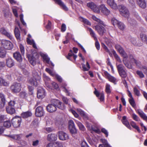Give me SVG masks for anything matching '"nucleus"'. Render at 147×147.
Segmentation results:
<instances>
[{
    "label": "nucleus",
    "mask_w": 147,
    "mask_h": 147,
    "mask_svg": "<svg viewBox=\"0 0 147 147\" xmlns=\"http://www.w3.org/2000/svg\"><path fill=\"white\" fill-rule=\"evenodd\" d=\"M92 19L98 23V24L94 26L95 29L100 36H102L106 32V30L104 27L106 25L103 21L97 18L94 16H92Z\"/></svg>",
    "instance_id": "nucleus-1"
},
{
    "label": "nucleus",
    "mask_w": 147,
    "mask_h": 147,
    "mask_svg": "<svg viewBox=\"0 0 147 147\" xmlns=\"http://www.w3.org/2000/svg\"><path fill=\"white\" fill-rule=\"evenodd\" d=\"M118 8L120 14L126 18H128L129 16V12L127 8L123 5L118 6Z\"/></svg>",
    "instance_id": "nucleus-2"
},
{
    "label": "nucleus",
    "mask_w": 147,
    "mask_h": 147,
    "mask_svg": "<svg viewBox=\"0 0 147 147\" xmlns=\"http://www.w3.org/2000/svg\"><path fill=\"white\" fill-rule=\"evenodd\" d=\"M87 6L94 12L97 13L100 12L99 7L97 6L94 3L92 2L88 3H87Z\"/></svg>",
    "instance_id": "nucleus-3"
},
{
    "label": "nucleus",
    "mask_w": 147,
    "mask_h": 147,
    "mask_svg": "<svg viewBox=\"0 0 147 147\" xmlns=\"http://www.w3.org/2000/svg\"><path fill=\"white\" fill-rule=\"evenodd\" d=\"M32 114L31 112L27 111L22 113L21 115V116H16L14 117L12 119H27L31 117Z\"/></svg>",
    "instance_id": "nucleus-4"
},
{
    "label": "nucleus",
    "mask_w": 147,
    "mask_h": 147,
    "mask_svg": "<svg viewBox=\"0 0 147 147\" xmlns=\"http://www.w3.org/2000/svg\"><path fill=\"white\" fill-rule=\"evenodd\" d=\"M40 79V76L38 75L31 78L29 80V82L31 85L37 86L39 83Z\"/></svg>",
    "instance_id": "nucleus-5"
},
{
    "label": "nucleus",
    "mask_w": 147,
    "mask_h": 147,
    "mask_svg": "<svg viewBox=\"0 0 147 147\" xmlns=\"http://www.w3.org/2000/svg\"><path fill=\"white\" fill-rule=\"evenodd\" d=\"M40 79V76L38 75L31 78L29 80V82L31 85L37 86L39 83Z\"/></svg>",
    "instance_id": "nucleus-6"
},
{
    "label": "nucleus",
    "mask_w": 147,
    "mask_h": 147,
    "mask_svg": "<svg viewBox=\"0 0 147 147\" xmlns=\"http://www.w3.org/2000/svg\"><path fill=\"white\" fill-rule=\"evenodd\" d=\"M28 60L31 64L34 66L36 64V60L37 58L36 53H34L32 55H27Z\"/></svg>",
    "instance_id": "nucleus-7"
},
{
    "label": "nucleus",
    "mask_w": 147,
    "mask_h": 147,
    "mask_svg": "<svg viewBox=\"0 0 147 147\" xmlns=\"http://www.w3.org/2000/svg\"><path fill=\"white\" fill-rule=\"evenodd\" d=\"M2 46L5 49L10 50L13 47L12 43L9 41L4 40L2 42Z\"/></svg>",
    "instance_id": "nucleus-8"
},
{
    "label": "nucleus",
    "mask_w": 147,
    "mask_h": 147,
    "mask_svg": "<svg viewBox=\"0 0 147 147\" xmlns=\"http://www.w3.org/2000/svg\"><path fill=\"white\" fill-rule=\"evenodd\" d=\"M11 89L13 92H19L21 90V85L19 83H14L11 86Z\"/></svg>",
    "instance_id": "nucleus-9"
},
{
    "label": "nucleus",
    "mask_w": 147,
    "mask_h": 147,
    "mask_svg": "<svg viewBox=\"0 0 147 147\" xmlns=\"http://www.w3.org/2000/svg\"><path fill=\"white\" fill-rule=\"evenodd\" d=\"M115 48L120 54L125 58L127 57V55L125 52L123 48L120 45L117 44L115 45Z\"/></svg>",
    "instance_id": "nucleus-10"
},
{
    "label": "nucleus",
    "mask_w": 147,
    "mask_h": 147,
    "mask_svg": "<svg viewBox=\"0 0 147 147\" xmlns=\"http://www.w3.org/2000/svg\"><path fill=\"white\" fill-rule=\"evenodd\" d=\"M44 113V110L42 107L39 106L36 109L35 114L36 117H41L43 115Z\"/></svg>",
    "instance_id": "nucleus-11"
},
{
    "label": "nucleus",
    "mask_w": 147,
    "mask_h": 147,
    "mask_svg": "<svg viewBox=\"0 0 147 147\" xmlns=\"http://www.w3.org/2000/svg\"><path fill=\"white\" fill-rule=\"evenodd\" d=\"M59 139L61 140H65L69 139V135L66 133L62 131L58 132Z\"/></svg>",
    "instance_id": "nucleus-12"
},
{
    "label": "nucleus",
    "mask_w": 147,
    "mask_h": 147,
    "mask_svg": "<svg viewBox=\"0 0 147 147\" xmlns=\"http://www.w3.org/2000/svg\"><path fill=\"white\" fill-rule=\"evenodd\" d=\"M129 39L131 43L134 46L140 47L142 45V43L140 41H137L134 38L130 37L129 38Z\"/></svg>",
    "instance_id": "nucleus-13"
},
{
    "label": "nucleus",
    "mask_w": 147,
    "mask_h": 147,
    "mask_svg": "<svg viewBox=\"0 0 147 147\" xmlns=\"http://www.w3.org/2000/svg\"><path fill=\"white\" fill-rule=\"evenodd\" d=\"M56 104L55 103L53 104H49L47 107V111L49 112L52 113L55 111L56 110Z\"/></svg>",
    "instance_id": "nucleus-14"
},
{
    "label": "nucleus",
    "mask_w": 147,
    "mask_h": 147,
    "mask_svg": "<svg viewBox=\"0 0 147 147\" xmlns=\"http://www.w3.org/2000/svg\"><path fill=\"white\" fill-rule=\"evenodd\" d=\"M45 91L44 89L41 88H38L37 96L38 98H42L45 96Z\"/></svg>",
    "instance_id": "nucleus-15"
},
{
    "label": "nucleus",
    "mask_w": 147,
    "mask_h": 147,
    "mask_svg": "<svg viewBox=\"0 0 147 147\" xmlns=\"http://www.w3.org/2000/svg\"><path fill=\"white\" fill-rule=\"evenodd\" d=\"M107 3L112 8L115 9H117V6L114 0H107Z\"/></svg>",
    "instance_id": "nucleus-16"
},
{
    "label": "nucleus",
    "mask_w": 147,
    "mask_h": 147,
    "mask_svg": "<svg viewBox=\"0 0 147 147\" xmlns=\"http://www.w3.org/2000/svg\"><path fill=\"white\" fill-rule=\"evenodd\" d=\"M99 9H100L101 12L104 14L106 15L109 14L110 11L108 10L103 4L100 5L99 7Z\"/></svg>",
    "instance_id": "nucleus-17"
},
{
    "label": "nucleus",
    "mask_w": 147,
    "mask_h": 147,
    "mask_svg": "<svg viewBox=\"0 0 147 147\" xmlns=\"http://www.w3.org/2000/svg\"><path fill=\"white\" fill-rule=\"evenodd\" d=\"M57 139V135L55 134H49L48 135L47 139L50 141H56Z\"/></svg>",
    "instance_id": "nucleus-18"
},
{
    "label": "nucleus",
    "mask_w": 147,
    "mask_h": 147,
    "mask_svg": "<svg viewBox=\"0 0 147 147\" xmlns=\"http://www.w3.org/2000/svg\"><path fill=\"white\" fill-rule=\"evenodd\" d=\"M47 147H63V146L61 143L56 142L53 143H49L47 145Z\"/></svg>",
    "instance_id": "nucleus-19"
},
{
    "label": "nucleus",
    "mask_w": 147,
    "mask_h": 147,
    "mask_svg": "<svg viewBox=\"0 0 147 147\" xmlns=\"http://www.w3.org/2000/svg\"><path fill=\"white\" fill-rule=\"evenodd\" d=\"M5 103V99L4 95L0 93V108H1L4 106Z\"/></svg>",
    "instance_id": "nucleus-20"
},
{
    "label": "nucleus",
    "mask_w": 147,
    "mask_h": 147,
    "mask_svg": "<svg viewBox=\"0 0 147 147\" xmlns=\"http://www.w3.org/2000/svg\"><path fill=\"white\" fill-rule=\"evenodd\" d=\"M105 75L109 81L114 83V84H116V79L115 78L111 76L107 72L105 73Z\"/></svg>",
    "instance_id": "nucleus-21"
},
{
    "label": "nucleus",
    "mask_w": 147,
    "mask_h": 147,
    "mask_svg": "<svg viewBox=\"0 0 147 147\" xmlns=\"http://www.w3.org/2000/svg\"><path fill=\"white\" fill-rule=\"evenodd\" d=\"M138 5L140 7L145 8L146 7V0H137Z\"/></svg>",
    "instance_id": "nucleus-22"
},
{
    "label": "nucleus",
    "mask_w": 147,
    "mask_h": 147,
    "mask_svg": "<svg viewBox=\"0 0 147 147\" xmlns=\"http://www.w3.org/2000/svg\"><path fill=\"white\" fill-rule=\"evenodd\" d=\"M55 1L56 3L61 6L65 10L67 11L68 10V8L61 0H55Z\"/></svg>",
    "instance_id": "nucleus-23"
},
{
    "label": "nucleus",
    "mask_w": 147,
    "mask_h": 147,
    "mask_svg": "<svg viewBox=\"0 0 147 147\" xmlns=\"http://www.w3.org/2000/svg\"><path fill=\"white\" fill-rule=\"evenodd\" d=\"M0 32L2 34L5 35L10 39L11 40L13 38L11 34L7 32L4 28H1Z\"/></svg>",
    "instance_id": "nucleus-24"
},
{
    "label": "nucleus",
    "mask_w": 147,
    "mask_h": 147,
    "mask_svg": "<svg viewBox=\"0 0 147 147\" xmlns=\"http://www.w3.org/2000/svg\"><path fill=\"white\" fill-rule=\"evenodd\" d=\"M55 104L57 107L59 109L61 110H63L65 108V106L63 103L59 101V100H55Z\"/></svg>",
    "instance_id": "nucleus-25"
},
{
    "label": "nucleus",
    "mask_w": 147,
    "mask_h": 147,
    "mask_svg": "<svg viewBox=\"0 0 147 147\" xmlns=\"http://www.w3.org/2000/svg\"><path fill=\"white\" fill-rule=\"evenodd\" d=\"M7 65L9 67H11L14 65V62L11 58H8L6 59Z\"/></svg>",
    "instance_id": "nucleus-26"
},
{
    "label": "nucleus",
    "mask_w": 147,
    "mask_h": 147,
    "mask_svg": "<svg viewBox=\"0 0 147 147\" xmlns=\"http://www.w3.org/2000/svg\"><path fill=\"white\" fill-rule=\"evenodd\" d=\"M13 56L18 61H21L22 58L20 53L19 52H16L13 54Z\"/></svg>",
    "instance_id": "nucleus-27"
},
{
    "label": "nucleus",
    "mask_w": 147,
    "mask_h": 147,
    "mask_svg": "<svg viewBox=\"0 0 147 147\" xmlns=\"http://www.w3.org/2000/svg\"><path fill=\"white\" fill-rule=\"evenodd\" d=\"M40 55L44 61H45L47 63H49L50 61V59L48 57L46 54L42 53H40Z\"/></svg>",
    "instance_id": "nucleus-28"
},
{
    "label": "nucleus",
    "mask_w": 147,
    "mask_h": 147,
    "mask_svg": "<svg viewBox=\"0 0 147 147\" xmlns=\"http://www.w3.org/2000/svg\"><path fill=\"white\" fill-rule=\"evenodd\" d=\"M14 33L16 37L18 40H20V33L18 28L16 27L14 30Z\"/></svg>",
    "instance_id": "nucleus-29"
},
{
    "label": "nucleus",
    "mask_w": 147,
    "mask_h": 147,
    "mask_svg": "<svg viewBox=\"0 0 147 147\" xmlns=\"http://www.w3.org/2000/svg\"><path fill=\"white\" fill-rule=\"evenodd\" d=\"M137 111L142 119H147V117L146 116L142 111L139 109L137 110Z\"/></svg>",
    "instance_id": "nucleus-30"
},
{
    "label": "nucleus",
    "mask_w": 147,
    "mask_h": 147,
    "mask_svg": "<svg viewBox=\"0 0 147 147\" xmlns=\"http://www.w3.org/2000/svg\"><path fill=\"white\" fill-rule=\"evenodd\" d=\"M12 122V124L13 126L15 128H17L20 127L21 123V120H15Z\"/></svg>",
    "instance_id": "nucleus-31"
},
{
    "label": "nucleus",
    "mask_w": 147,
    "mask_h": 147,
    "mask_svg": "<svg viewBox=\"0 0 147 147\" xmlns=\"http://www.w3.org/2000/svg\"><path fill=\"white\" fill-rule=\"evenodd\" d=\"M6 110L7 113L10 114H13L15 113V109L11 107H7Z\"/></svg>",
    "instance_id": "nucleus-32"
},
{
    "label": "nucleus",
    "mask_w": 147,
    "mask_h": 147,
    "mask_svg": "<svg viewBox=\"0 0 147 147\" xmlns=\"http://www.w3.org/2000/svg\"><path fill=\"white\" fill-rule=\"evenodd\" d=\"M76 110L78 112L80 115L86 118H87L88 116L87 114L84 112L80 109H77Z\"/></svg>",
    "instance_id": "nucleus-33"
},
{
    "label": "nucleus",
    "mask_w": 147,
    "mask_h": 147,
    "mask_svg": "<svg viewBox=\"0 0 147 147\" xmlns=\"http://www.w3.org/2000/svg\"><path fill=\"white\" fill-rule=\"evenodd\" d=\"M43 76L44 77V80L45 82L46 85L47 86V87H48V88H51V86H49L48 84V83H49V82H47V81H48V82L50 81V78L48 76H46L45 74H43Z\"/></svg>",
    "instance_id": "nucleus-34"
},
{
    "label": "nucleus",
    "mask_w": 147,
    "mask_h": 147,
    "mask_svg": "<svg viewBox=\"0 0 147 147\" xmlns=\"http://www.w3.org/2000/svg\"><path fill=\"white\" fill-rule=\"evenodd\" d=\"M6 52L5 50L2 47H0V57H4L6 55Z\"/></svg>",
    "instance_id": "nucleus-35"
},
{
    "label": "nucleus",
    "mask_w": 147,
    "mask_h": 147,
    "mask_svg": "<svg viewBox=\"0 0 147 147\" xmlns=\"http://www.w3.org/2000/svg\"><path fill=\"white\" fill-rule=\"evenodd\" d=\"M105 91L108 94L111 93V86L108 84H106L105 85Z\"/></svg>",
    "instance_id": "nucleus-36"
},
{
    "label": "nucleus",
    "mask_w": 147,
    "mask_h": 147,
    "mask_svg": "<svg viewBox=\"0 0 147 147\" xmlns=\"http://www.w3.org/2000/svg\"><path fill=\"white\" fill-rule=\"evenodd\" d=\"M11 120H8L4 121L3 123V126L7 128L9 127L11 125Z\"/></svg>",
    "instance_id": "nucleus-37"
},
{
    "label": "nucleus",
    "mask_w": 147,
    "mask_h": 147,
    "mask_svg": "<svg viewBox=\"0 0 147 147\" xmlns=\"http://www.w3.org/2000/svg\"><path fill=\"white\" fill-rule=\"evenodd\" d=\"M112 53L115 58L116 59L117 61L119 63H121V61L120 59V57L116 53V52L114 50H113L112 51Z\"/></svg>",
    "instance_id": "nucleus-38"
},
{
    "label": "nucleus",
    "mask_w": 147,
    "mask_h": 147,
    "mask_svg": "<svg viewBox=\"0 0 147 147\" xmlns=\"http://www.w3.org/2000/svg\"><path fill=\"white\" fill-rule=\"evenodd\" d=\"M119 73L120 76L122 78H125L127 76L126 72L124 69Z\"/></svg>",
    "instance_id": "nucleus-39"
},
{
    "label": "nucleus",
    "mask_w": 147,
    "mask_h": 147,
    "mask_svg": "<svg viewBox=\"0 0 147 147\" xmlns=\"http://www.w3.org/2000/svg\"><path fill=\"white\" fill-rule=\"evenodd\" d=\"M88 30L90 32V34L94 38V40H97L96 34L93 30L91 28H89Z\"/></svg>",
    "instance_id": "nucleus-40"
},
{
    "label": "nucleus",
    "mask_w": 147,
    "mask_h": 147,
    "mask_svg": "<svg viewBox=\"0 0 147 147\" xmlns=\"http://www.w3.org/2000/svg\"><path fill=\"white\" fill-rule=\"evenodd\" d=\"M22 135L21 134L14 135L11 136L12 138L17 140H20L21 138Z\"/></svg>",
    "instance_id": "nucleus-41"
},
{
    "label": "nucleus",
    "mask_w": 147,
    "mask_h": 147,
    "mask_svg": "<svg viewBox=\"0 0 147 147\" xmlns=\"http://www.w3.org/2000/svg\"><path fill=\"white\" fill-rule=\"evenodd\" d=\"M87 67H85V65L84 64H82V67L84 71H88L90 68V65L88 62H87L86 63Z\"/></svg>",
    "instance_id": "nucleus-42"
},
{
    "label": "nucleus",
    "mask_w": 147,
    "mask_h": 147,
    "mask_svg": "<svg viewBox=\"0 0 147 147\" xmlns=\"http://www.w3.org/2000/svg\"><path fill=\"white\" fill-rule=\"evenodd\" d=\"M140 38L143 41L145 42L147 41V36L145 34L142 33L141 34Z\"/></svg>",
    "instance_id": "nucleus-43"
},
{
    "label": "nucleus",
    "mask_w": 147,
    "mask_h": 147,
    "mask_svg": "<svg viewBox=\"0 0 147 147\" xmlns=\"http://www.w3.org/2000/svg\"><path fill=\"white\" fill-rule=\"evenodd\" d=\"M111 22L112 24L114 26H117L119 24V22L117 19L115 18H113L111 19Z\"/></svg>",
    "instance_id": "nucleus-44"
},
{
    "label": "nucleus",
    "mask_w": 147,
    "mask_h": 147,
    "mask_svg": "<svg viewBox=\"0 0 147 147\" xmlns=\"http://www.w3.org/2000/svg\"><path fill=\"white\" fill-rule=\"evenodd\" d=\"M8 84L1 78H0V85L6 86L8 85Z\"/></svg>",
    "instance_id": "nucleus-45"
},
{
    "label": "nucleus",
    "mask_w": 147,
    "mask_h": 147,
    "mask_svg": "<svg viewBox=\"0 0 147 147\" xmlns=\"http://www.w3.org/2000/svg\"><path fill=\"white\" fill-rule=\"evenodd\" d=\"M131 61L132 62L134 63L137 66H139L140 64V61H137L134 59L133 57V56L131 57Z\"/></svg>",
    "instance_id": "nucleus-46"
},
{
    "label": "nucleus",
    "mask_w": 147,
    "mask_h": 147,
    "mask_svg": "<svg viewBox=\"0 0 147 147\" xmlns=\"http://www.w3.org/2000/svg\"><path fill=\"white\" fill-rule=\"evenodd\" d=\"M70 133L72 134H75L77 133V130L75 127L69 128Z\"/></svg>",
    "instance_id": "nucleus-47"
},
{
    "label": "nucleus",
    "mask_w": 147,
    "mask_h": 147,
    "mask_svg": "<svg viewBox=\"0 0 147 147\" xmlns=\"http://www.w3.org/2000/svg\"><path fill=\"white\" fill-rule=\"evenodd\" d=\"M77 125L80 129L83 131H85V128L84 126L80 122H78Z\"/></svg>",
    "instance_id": "nucleus-48"
},
{
    "label": "nucleus",
    "mask_w": 147,
    "mask_h": 147,
    "mask_svg": "<svg viewBox=\"0 0 147 147\" xmlns=\"http://www.w3.org/2000/svg\"><path fill=\"white\" fill-rule=\"evenodd\" d=\"M131 124L132 126L137 129L139 132H140V130L139 129L138 127L134 122H131Z\"/></svg>",
    "instance_id": "nucleus-49"
},
{
    "label": "nucleus",
    "mask_w": 147,
    "mask_h": 147,
    "mask_svg": "<svg viewBox=\"0 0 147 147\" xmlns=\"http://www.w3.org/2000/svg\"><path fill=\"white\" fill-rule=\"evenodd\" d=\"M117 69L119 72L124 70L123 69V66L122 64H119L118 65L117 64Z\"/></svg>",
    "instance_id": "nucleus-50"
},
{
    "label": "nucleus",
    "mask_w": 147,
    "mask_h": 147,
    "mask_svg": "<svg viewBox=\"0 0 147 147\" xmlns=\"http://www.w3.org/2000/svg\"><path fill=\"white\" fill-rule=\"evenodd\" d=\"M122 122L125 125L127 128L130 129L131 127L129 122L127 120H122Z\"/></svg>",
    "instance_id": "nucleus-51"
},
{
    "label": "nucleus",
    "mask_w": 147,
    "mask_h": 147,
    "mask_svg": "<svg viewBox=\"0 0 147 147\" xmlns=\"http://www.w3.org/2000/svg\"><path fill=\"white\" fill-rule=\"evenodd\" d=\"M123 62L125 65L129 69H131L132 67V66L129 64L127 61L126 60H123Z\"/></svg>",
    "instance_id": "nucleus-52"
},
{
    "label": "nucleus",
    "mask_w": 147,
    "mask_h": 147,
    "mask_svg": "<svg viewBox=\"0 0 147 147\" xmlns=\"http://www.w3.org/2000/svg\"><path fill=\"white\" fill-rule=\"evenodd\" d=\"M117 26L120 29L122 30H124L125 28V26L124 24L121 22H119Z\"/></svg>",
    "instance_id": "nucleus-53"
},
{
    "label": "nucleus",
    "mask_w": 147,
    "mask_h": 147,
    "mask_svg": "<svg viewBox=\"0 0 147 147\" xmlns=\"http://www.w3.org/2000/svg\"><path fill=\"white\" fill-rule=\"evenodd\" d=\"M54 77H55L57 80L59 82H61L62 81V78L58 75L55 73V75Z\"/></svg>",
    "instance_id": "nucleus-54"
},
{
    "label": "nucleus",
    "mask_w": 147,
    "mask_h": 147,
    "mask_svg": "<svg viewBox=\"0 0 147 147\" xmlns=\"http://www.w3.org/2000/svg\"><path fill=\"white\" fill-rule=\"evenodd\" d=\"M69 128L75 127L74 122L72 120H70L68 123Z\"/></svg>",
    "instance_id": "nucleus-55"
},
{
    "label": "nucleus",
    "mask_w": 147,
    "mask_h": 147,
    "mask_svg": "<svg viewBox=\"0 0 147 147\" xmlns=\"http://www.w3.org/2000/svg\"><path fill=\"white\" fill-rule=\"evenodd\" d=\"M81 147H89L88 146L84 140H83L81 144Z\"/></svg>",
    "instance_id": "nucleus-56"
},
{
    "label": "nucleus",
    "mask_w": 147,
    "mask_h": 147,
    "mask_svg": "<svg viewBox=\"0 0 147 147\" xmlns=\"http://www.w3.org/2000/svg\"><path fill=\"white\" fill-rule=\"evenodd\" d=\"M81 18L82 21L85 24L88 25H91V23L88 20L83 18Z\"/></svg>",
    "instance_id": "nucleus-57"
},
{
    "label": "nucleus",
    "mask_w": 147,
    "mask_h": 147,
    "mask_svg": "<svg viewBox=\"0 0 147 147\" xmlns=\"http://www.w3.org/2000/svg\"><path fill=\"white\" fill-rule=\"evenodd\" d=\"M20 21L22 24L24 25H26V24L23 19V15L22 14H20Z\"/></svg>",
    "instance_id": "nucleus-58"
},
{
    "label": "nucleus",
    "mask_w": 147,
    "mask_h": 147,
    "mask_svg": "<svg viewBox=\"0 0 147 147\" xmlns=\"http://www.w3.org/2000/svg\"><path fill=\"white\" fill-rule=\"evenodd\" d=\"M20 51L22 55H24V54L25 49L24 47L22 44H20Z\"/></svg>",
    "instance_id": "nucleus-59"
},
{
    "label": "nucleus",
    "mask_w": 147,
    "mask_h": 147,
    "mask_svg": "<svg viewBox=\"0 0 147 147\" xmlns=\"http://www.w3.org/2000/svg\"><path fill=\"white\" fill-rule=\"evenodd\" d=\"M45 70L47 72L49 73L52 76H54L55 73L53 72L49 69L48 68H46L45 69Z\"/></svg>",
    "instance_id": "nucleus-60"
},
{
    "label": "nucleus",
    "mask_w": 147,
    "mask_h": 147,
    "mask_svg": "<svg viewBox=\"0 0 147 147\" xmlns=\"http://www.w3.org/2000/svg\"><path fill=\"white\" fill-rule=\"evenodd\" d=\"M16 99L17 98H16L14 100H11L8 103L9 105L11 106H14L16 103Z\"/></svg>",
    "instance_id": "nucleus-61"
},
{
    "label": "nucleus",
    "mask_w": 147,
    "mask_h": 147,
    "mask_svg": "<svg viewBox=\"0 0 147 147\" xmlns=\"http://www.w3.org/2000/svg\"><path fill=\"white\" fill-rule=\"evenodd\" d=\"M51 84L54 88L56 89L57 90H59L58 86L56 83L53 82Z\"/></svg>",
    "instance_id": "nucleus-62"
},
{
    "label": "nucleus",
    "mask_w": 147,
    "mask_h": 147,
    "mask_svg": "<svg viewBox=\"0 0 147 147\" xmlns=\"http://www.w3.org/2000/svg\"><path fill=\"white\" fill-rule=\"evenodd\" d=\"M129 102L132 107H135V105L133 98H131V99L129 100Z\"/></svg>",
    "instance_id": "nucleus-63"
},
{
    "label": "nucleus",
    "mask_w": 147,
    "mask_h": 147,
    "mask_svg": "<svg viewBox=\"0 0 147 147\" xmlns=\"http://www.w3.org/2000/svg\"><path fill=\"white\" fill-rule=\"evenodd\" d=\"M134 92L136 95L138 96H139L140 94L139 91L136 87L134 88Z\"/></svg>",
    "instance_id": "nucleus-64"
}]
</instances>
